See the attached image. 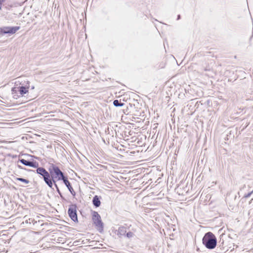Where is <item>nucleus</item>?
<instances>
[{
	"label": "nucleus",
	"mask_w": 253,
	"mask_h": 253,
	"mask_svg": "<svg viewBox=\"0 0 253 253\" xmlns=\"http://www.w3.org/2000/svg\"><path fill=\"white\" fill-rule=\"evenodd\" d=\"M180 19H181V15L180 14L177 15L176 20H179Z\"/></svg>",
	"instance_id": "obj_23"
},
{
	"label": "nucleus",
	"mask_w": 253,
	"mask_h": 253,
	"mask_svg": "<svg viewBox=\"0 0 253 253\" xmlns=\"http://www.w3.org/2000/svg\"><path fill=\"white\" fill-rule=\"evenodd\" d=\"M15 33H13V32H11V33H0V35H4V34H9V36L13 34H14Z\"/></svg>",
	"instance_id": "obj_22"
},
{
	"label": "nucleus",
	"mask_w": 253,
	"mask_h": 253,
	"mask_svg": "<svg viewBox=\"0 0 253 253\" xmlns=\"http://www.w3.org/2000/svg\"><path fill=\"white\" fill-rule=\"evenodd\" d=\"M92 204L96 208L99 207L101 205L100 197L97 195L94 196L92 199Z\"/></svg>",
	"instance_id": "obj_11"
},
{
	"label": "nucleus",
	"mask_w": 253,
	"mask_h": 253,
	"mask_svg": "<svg viewBox=\"0 0 253 253\" xmlns=\"http://www.w3.org/2000/svg\"><path fill=\"white\" fill-rule=\"evenodd\" d=\"M85 33V38H86V37H87L86 34V33Z\"/></svg>",
	"instance_id": "obj_28"
},
{
	"label": "nucleus",
	"mask_w": 253,
	"mask_h": 253,
	"mask_svg": "<svg viewBox=\"0 0 253 253\" xmlns=\"http://www.w3.org/2000/svg\"><path fill=\"white\" fill-rule=\"evenodd\" d=\"M27 84H28V86L27 85H23L24 84H22L21 86L17 87V90L18 91L19 93L20 94V96H23L24 94L28 92V89L29 88V82H27Z\"/></svg>",
	"instance_id": "obj_9"
},
{
	"label": "nucleus",
	"mask_w": 253,
	"mask_h": 253,
	"mask_svg": "<svg viewBox=\"0 0 253 253\" xmlns=\"http://www.w3.org/2000/svg\"><path fill=\"white\" fill-rule=\"evenodd\" d=\"M19 162L26 166H29L34 168H36L39 167V163L35 161H30L24 159H21L19 160Z\"/></svg>",
	"instance_id": "obj_7"
},
{
	"label": "nucleus",
	"mask_w": 253,
	"mask_h": 253,
	"mask_svg": "<svg viewBox=\"0 0 253 253\" xmlns=\"http://www.w3.org/2000/svg\"><path fill=\"white\" fill-rule=\"evenodd\" d=\"M170 26L166 24H163V26L162 27V30H169Z\"/></svg>",
	"instance_id": "obj_17"
},
{
	"label": "nucleus",
	"mask_w": 253,
	"mask_h": 253,
	"mask_svg": "<svg viewBox=\"0 0 253 253\" xmlns=\"http://www.w3.org/2000/svg\"><path fill=\"white\" fill-rule=\"evenodd\" d=\"M16 180L24 182L26 184H28L29 183V181L28 179L18 177L16 178Z\"/></svg>",
	"instance_id": "obj_15"
},
{
	"label": "nucleus",
	"mask_w": 253,
	"mask_h": 253,
	"mask_svg": "<svg viewBox=\"0 0 253 253\" xmlns=\"http://www.w3.org/2000/svg\"><path fill=\"white\" fill-rule=\"evenodd\" d=\"M18 167L19 168L21 169H23V167H22V166H20V165H18Z\"/></svg>",
	"instance_id": "obj_25"
},
{
	"label": "nucleus",
	"mask_w": 253,
	"mask_h": 253,
	"mask_svg": "<svg viewBox=\"0 0 253 253\" xmlns=\"http://www.w3.org/2000/svg\"><path fill=\"white\" fill-rule=\"evenodd\" d=\"M24 2H20L18 1H13L11 0H6L5 2L3 3V7L6 8L7 9H10L12 7H15L19 6H21Z\"/></svg>",
	"instance_id": "obj_6"
},
{
	"label": "nucleus",
	"mask_w": 253,
	"mask_h": 253,
	"mask_svg": "<svg viewBox=\"0 0 253 253\" xmlns=\"http://www.w3.org/2000/svg\"><path fill=\"white\" fill-rule=\"evenodd\" d=\"M68 213L70 218L74 222L78 221L77 213V206L75 204H72L70 206Z\"/></svg>",
	"instance_id": "obj_5"
},
{
	"label": "nucleus",
	"mask_w": 253,
	"mask_h": 253,
	"mask_svg": "<svg viewBox=\"0 0 253 253\" xmlns=\"http://www.w3.org/2000/svg\"><path fill=\"white\" fill-rule=\"evenodd\" d=\"M36 173L42 176L43 181L50 188H51V181H50V173L48 170H46L43 167L36 168Z\"/></svg>",
	"instance_id": "obj_3"
},
{
	"label": "nucleus",
	"mask_w": 253,
	"mask_h": 253,
	"mask_svg": "<svg viewBox=\"0 0 253 253\" xmlns=\"http://www.w3.org/2000/svg\"><path fill=\"white\" fill-rule=\"evenodd\" d=\"M27 0H25V1H24V2H25V1H27Z\"/></svg>",
	"instance_id": "obj_31"
},
{
	"label": "nucleus",
	"mask_w": 253,
	"mask_h": 253,
	"mask_svg": "<svg viewBox=\"0 0 253 253\" xmlns=\"http://www.w3.org/2000/svg\"><path fill=\"white\" fill-rule=\"evenodd\" d=\"M59 195H60L61 194H62L61 192L60 191H59V192H57Z\"/></svg>",
	"instance_id": "obj_26"
},
{
	"label": "nucleus",
	"mask_w": 253,
	"mask_h": 253,
	"mask_svg": "<svg viewBox=\"0 0 253 253\" xmlns=\"http://www.w3.org/2000/svg\"><path fill=\"white\" fill-rule=\"evenodd\" d=\"M17 90H18V88L16 86L13 87L11 89V93L12 94V96L14 99H16L20 96V95H18L19 92Z\"/></svg>",
	"instance_id": "obj_13"
},
{
	"label": "nucleus",
	"mask_w": 253,
	"mask_h": 253,
	"mask_svg": "<svg viewBox=\"0 0 253 253\" xmlns=\"http://www.w3.org/2000/svg\"><path fill=\"white\" fill-rule=\"evenodd\" d=\"M210 70L208 69H205V71H209Z\"/></svg>",
	"instance_id": "obj_27"
},
{
	"label": "nucleus",
	"mask_w": 253,
	"mask_h": 253,
	"mask_svg": "<svg viewBox=\"0 0 253 253\" xmlns=\"http://www.w3.org/2000/svg\"><path fill=\"white\" fill-rule=\"evenodd\" d=\"M92 220L96 229L100 232L103 231L104 224L99 213L95 211L92 212Z\"/></svg>",
	"instance_id": "obj_4"
},
{
	"label": "nucleus",
	"mask_w": 253,
	"mask_h": 253,
	"mask_svg": "<svg viewBox=\"0 0 253 253\" xmlns=\"http://www.w3.org/2000/svg\"><path fill=\"white\" fill-rule=\"evenodd\" d=\"M202 242L208 249H213L216 246L217 240L215 236L211 232L206 233L204 236Z\"/></svg>",
	"instance_id": "obj_2"
},
{
	"label": "nucleus",
	"mask_w": 253,
	"mask_h": 253,
	"mask_svg": "<svg viewBox=\"0 0 253 253\" xmlns=\"http://www.w3.org/2000/svg\"><path fill=\"white\" fill-rule=\"evenodd\" d=\"M29 171H34V170H31V169H30Z\"/></svg>",
	"instance_id": "obj_29"
},
{
	"label": "nucleus",
	"mask_w": 253,
	"mask_h": 253,
	"mask_svg": "<svg viewBox=\"0 0 253 253\" xmlns=\"http://www.w3.org/2000/svg\"><path fill=\"white\" fill-rule=\"evenodd\" d=\"M113 105L115 107H122L125 105V103L121 102L120 101L117 99H116L113 101Z\"/></svg>",
	"instance_id": "obj_14"
},
{
	"label": "nucleus",
	"mask_w": 253,
	"mask_h": 253,
	"mask_svg": "<svg viewBox=\"0 0 253 253\" xmlns=\"http://www.w3.org/2000/svg\"><path fill=\"white\" fill-rule=\"evenodd\" d=\"M6 0H0V10H1L2 6H3V3L5 2Z\"/></svg>",
	"instance_id": "obj_19"
},
{
	"label": "nucleus",
	"mask_w": 253,
	"mask_h": 253,
	"mask_svg": "<svg viewBox=\"0 0 253 253\" xmlns=\"http://www.w3.org/2000/svg\"><path fill=\"white\" fill-rule=\"evenodd\" d=\"M253 193V190L251 192L248 193L247 194L244 196L245 198H249L251 196V195Z\"/></svg>",
	"instance_id": "obj_20"
},
{
	"label": "nucleus",
	"mask_w": 253,
	"mask_h": 253,
	"mask_svg": "<svg viewBox=\"0 0 253 253\" xmlns=\"http://www.w3.org/2000/svg\"><path fill=\"white\" fill-rule=\"evenodd\" d=\"M34 86H32V89H34Z\"/></svg>",
	"instance_id": "obj_30"
},
{
	"label": "nucleus",
	"mask_w": 253,
	"mask_h": 253,
	"mask_svg": "<svg viewBox=\"0 0 253 253\" xmlns=\"http://www.w3.org/2000/svg\"><path fill=\"white\" fill-rule=\"evenodd\" d=\"M253 34H252V37H253Z\"/></svg>",
	"instance_id": "obj_32"
},
{
	"label": "nucleus",
	"mask_w": 253,
	"mask_h": 253,
	"mask_svg": "<svg viewBox=\"0 0 253 253\" xmlns=\"http://www.w3.org/2000/svg\"><path fill=\"white\" fill-rule=\"evenodd\" d=\"M128 238H130L134 236V234L132 232H128L125 235Z\"/></svg>",
	"instance_id": "obj_18"
},
{
	"label": "nucleus",
	"mask_w": 253,
	"mask_h": 253,
	"mask_svg": "<svg viewBox=\"0 0 253 253\" xmlns=\"http://www.w3.org/2000/svg\"><path fill=\"white\" fill-rule=\"evenodd\" d=\"M59 196H60V197H61V199H64V197H63V195H62V194H61V195H59Z\"/></svg>",
	"instance_id": "obj_24"
},
{
	"label": "nucleus",
	"mask_w": 253,
	"mask_h": 253,
	"mask_svg": "<svg viewBox=\"0 0 253 253\" xmlns=\"http://www.w3.org/2000/svg\"><path fill=\"white\" fill-rule=\"evenodd\" d=\"M20 26H2L0 27L1 32H15L20 29Z\"/></svg>",
	"instance_id": "obj_8"
},
{
	"label": "nucleus",
	"mask_w": 253,
	"mask_h": 253,
	"mask_svg": "<svg viewBox=\"0 0 253 253\" xmlns=\"http://www.w3.org/2000/svg\"><path fill=\"white\" fill-rule=\"evenodd\" d=\"M126 233V228L125 226H120L117 230V234L119 236L125 235Z\"/></svg>",
	"instance_id": "obj_12"
},
{
	"label": "nucleus",
	"mask_w": 253,
	"mask_h": 253,
	"mask_svg": "<svg viewBox=\"0 0 253 253\" xmlns=\"http://www.w3.org/2000/svg\"><path fill=\"white\" fill-rule=\"evenodd\" d=\"M53 185L55 186L57 192H59V191H60V190H59V187H58V186H57V185L56 184V182L53 183Z\"/></svg>",
	"instance_id": "obj_21"
},
{
	"label": "nucleus",
	"mask_w": 253,
	"mask_h": 253,
	"mask_svg": "<svg viewBox=\"0 0 253 253\" xmlns=\"http://www.w3.org/2000/svg\"><path fill=\"white\" fill-rule=\"evenodd\" d=\"M48 170L50 173V181H51V189H54L53 183L57 181H63L67 176L60 170L59 168L53 164H51L48 168Z\"/></svg>",
	"instance_id": "obj_1"
},
{
	"label": "nucleus",
	"mask_w": 253,
	"mask_h": 253,
	"mask_svg": "<svg viewBox=\"0 0 253 253\" xmlns=\"http://www.w3.org/2000/svg\"><path fill=\"white\" fill-rule=\"evenodd\" d=\"M63 183L65 185V186L68 188V190L70 191L71 194L73 196H75L76 195V192L73 188L71 183L68 180V177H67L63 181Z\"/></svg>",
	"instance_id": "obj_10"
},
{
	"label": "nucleus",
	"mask_w": 253,
	"mask_h": 253,
	"mask_svg": "<svg viewBox=\"0 0 253 253\" xmlns=\"http://www.w3.org/2000/svg\"><path fill=\"white\" fill-rule=\"evenodd\" d=\"M26 223H33V225H35V223H37V221L35 220L34 219L29 218L28 220H26Z\"/></svg>",
	"instance_id": "obj_16"
}]
</instances>
